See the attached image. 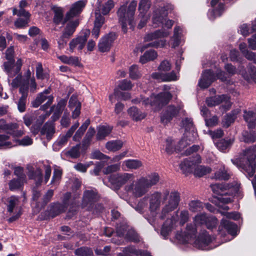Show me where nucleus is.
Masks as SVG:
<instances>
[{
    "label": "nucleus",
    "instance_id": "obj_1",
    "mask_svg": "<svg viewBox=\"0 0 256 256\" xmlns=\"http://www.w3.org/2000/svg\"><path fill=\"white\" fill-rule=\"evenodd\" d=\"M194 224L187 225L186 231L184 232H178L176 234V238L180 242L186 243L192 238H194L196 234V226L205 224L208 229L215 228L217 222V219L213 216H209L205 213L200 214L196 215L194 218Z\"/></svg>",
    "mask_w": 256,
    "mask_h": 256
},
{
    "label": "nucleus",
    "instance_id": "obj_2",
    "mask_svg": "<svg viewBox=\"0 0 256 256\" xmlns=\"http://www.w3.org/2000/svg\"><path fill=\"white\" fill-rule=\"evenodd\" d=\"M160 177L157 173L154 172L146 176H142L138 179L135 182L126 184L125 190L130 194L134 198H140L148 192L150 188L157 184Z\"/></svg>",
    "mask_w": 256,
    "mask_h": 256
},
{
    "label": "nucleus",
    "instance_id": "obj_3",
    "mask_svg": "<svg viewBox=\"0 0 256 256\" xmlns=\"http://www.w3.org/2000/svg\"><path fill=\"white\" fill-rule=\"evenodd\" d=\"M256 147L250 148L244 150L240 158L232 159L236 166L246 176H252L256 172Z\"/></svg>",
    "mask_w": 256,
    "mask_h": 256
},
{
    "label": "nucleus",
    "instance_id": "obj_4",
    "mask_svg": "<svg viewBox=\"0 0 256 256\" xmlns=\"http://www.w3.org/2000/svg\"><path fill=\"white\" fill-rule=\"evenodd\" d=\"M211 188L214 193L219 195L218 200L223 204H228L232 202V198L228 196L230 192H234V195L242 198V194L240 190V184L237 182H234L231 184H216L211 185Z\"/></svg>",
    "mask_w": 256,
    "mask_h": 256
},
{
    "label": "nucleus",
    "instance_id": "obj_5",
    "mask_svg": "<svg viewBox=\"0 0 256 256\" xmlns=\"http://www.w3.org/2000/svg\"><path fill=\"white\" fill-rule=\"evenodd\" d=\"M137 6V2L132 0L128 5V8L126 6H122L117 12L119 22L124 32H127V26H134V18Z\"/></svg>",
    "mask_w": 256,
    "mask_h": 256
},
{
    "label": "nucleus",
    "instance_id": "obj_6",
    "mask_svg": "<svg viewBox=\"0 0 256 256\" xmlns=\"http://www.w3.org/2000/svg\"><path fill=\"white\" fill-rule=\"evenodd\" d=\"M172 98L171 94L168 92H160L156 96L152 95L150 98H135L132 100L134 104L142 102L145 106L150 105L154 106L156 108H159L166 104Z\"/></svg>",
    "mask_w": 256,
    "mask_h": 256
},
{
    "label": "nucleus",
    "instance_id": "obj_7",
    "mask_svg": "<svg viewBox=\"0 0 256 256\" xmlns=\"http://www.w3.org/2000/svg\"><path fill=\"white\" fill-rule=\"evenodd\" d=\"M170 34V32L164 30H158L148 34L144 38L146 42H150V43L144 45L141 48L142 52L146 48L149 47L153 48H162L166 44V41L164 40H159L160 38L168 36Z\"/></svg>",
    "mask_w": 256,
    "mask_h": 256
},
{
    "label": "nucleus",
    "instance_id": "obj_8",
    "mask_svg": "<svg viewBox=\"0 0 256 256\" xmlns=\"http://www.w3.org/2000/svg\"><path fill=\"white\" fill-rule=\"evenodd\" d=\"M163 200L166 202L159 216L162 220L177 208L180 201V194L176 191H172L170 194L166 192L163 195Z\"/></svg>",
    "mask_w": 256,
    "mask_h": 256
},
{
    "label": "nucleus",
    "instance_id": "obj_9",
    "mask_svg": "<svg viewBox=\"0 0 256 256\" xmlns=\"http://www.w3.org/2000/svg\"><path fill=\"white\" fill-rule=\"evenodd\" d=\"M216 77L222 82L226 81L227 78L226 74L223 71L220 70L216 76L211 70H206L203 72L202 78L199 80L198 86L202 88H206L216 80Z\"/></svg>",
    "mask_w": 256,
    "mask_h": 256
},
{
    "label": "nucleus",
    "instance_id": "obj_10",
    "mask_svg": "<svg viewBox=\"0 0 256 256\" xmlns=\"http://www.w3.org/2000/svg\"><path fill=\"white\" fill-rule=\"evenodd\" d=\"M174 6L170 4H160L156 6L152 16V24L156 26L163 22L164 16H166L168 13L171 12Z\"/></svg>",
    "mask_w": 256,
    "mask_h": 256
},
{
    "label": "nucleus",
    "instance_id": "obj_11",
    "mask_svg": "<svg viewBox=\"0 0 256 256\" xmlns=\"http://www.w3.org/2000/svg\"><path fill=\"white\" fill-rule=\"evenodd\" d=\"M134 176L132 174H118L110 175L109 178V181L118 190L128 182H134Z\"/></svg>",
    "mask_w": 256,
    "mask_h": 256
},
{
    "label": "nucleus",
    "instance_id": "obj_12",
    "mask_svg": "<svg viewBox=\"0 0 256 256\" xmlns=\"http://www.w3.org/2000/svg\"><path fill=\"white\" fill-rule=\"evenodd\" d=\"M20 200L18 196H11L7 200V209L10 213H14L16 214L10 217L8 220L10 222L17 220L21 215V208L20 206Z\"/></svg>",
    "mask_w": 256,
    "mask_h": 256
},
{
    "label": "nucleus",
    "instance_id": "obj_13",
    "mask_svg": "<svg viewBox=\"0 0 256 256\" xmlns=\"http://www.w3.org/2000/svg\"><path fill=\"white\" fill-rule=\"evenodd\" d=\"M116 234L118 236H124L126 240L130 242H138L140 241L138 234L134 229L130 228L126 224L118 225Z\"/></svg>",
    "mask_w": 256,
    "mask_h": 256
},
{
    "label": "nucleus",
    "instance_id": "obj_14",
    "mask_svg": "<svg viewBox=\"0 0 256 256\" xmlns=\"http://www.w3.org/2000/svg\"><path fill=\"white\" fill-rule=\"evenodd\" d=\"M50 92V88H48L44 92L38 94L35 100L32 102V106L34 108H38L44 100H48L47 102L40 107V109L43 110H46L53 102L54 96L52 95H49Z\"/></svg>",
    "mask_w": 256,
    "mask_h": 256
},
{
    "label": "nucleus",
    "instance_id": "obj_15",
    "mask_svg": "<svg viewBox=\"0 0 256 256\" xmlns=\"http://www.w3.org/2000/svg\"><path fill=\"white\" fill-rule=\"evenodd\" d=\"M147 198L149 200V210L152 216H155L160 209L163 195L160 192H155L148 194Z\"/></svg>",
    "mask_w": 256,
    "mask_h": 256
},
{
    "label": "nucleus",
    "instance_id": "obj_16",
    "mask_svg": "<svg viewBox=\"0 0 256 256\" xmlns=\"http://www.w3.org/2000/svg\"><path fill=\"white\" fill-rule=\"evenodd\" d=\"M90 34V30H86L83 34L73 38L69 44V50L71 52H74L75 50L81 51L85 46Z\"/></svg>",
    "mask_w": 256,
    "mask_h": 256
},
{
    "label": "nucleus",
    "instance_id": "obj_17",
    "mask_svg": "<svg viewBox=\"0 0 256 256\" xmlns=\"http://www.w3.org/2000/svg\"><path fill=\"white\" fill-rule=\"evenodd\" d=\"M86 3L87 1L86 0H80L72 4L69 10L66 13V18L72 20L78 16L82 12Z\"/></svg>",
    "mask_w": 256,
    "mask_h": 256
},
{
    "label": "nucleus",
    "instance_id": "obj_18",
    "mask_svg": "<svg viewBox=\"0 0 256 256\" xmlns=\"http://www.w3.org/2000/svg\"><path fill=\"white\" fill-rule=\"evenodd\" d=\"M225 102L226 106H224V108L228 110L231 106L230 101V97L226 94L217 95L214 96L207 98L206 100V104L210 107H212Z\"/></svg>",
    "mask_w": 256,
    "mask_h": 256
},
{
    "label": "nucleus",
    "instance_id": "obj_19",
    "mask_svg": "<svg viewBox=\"0 0 256 256\" xmlns=\"http://www.w3.org/2000/svg\"><path fill=\"white\" fill-rule=\"evenodd\" d=\"M98 199L97 192L94 189L86 190L84 192L82 206V207L88 206V210H92L94 202Z\"/></svg>",
    "mask_w": 256,
    "mask_h": 256
},
{
    "label": "nucleus",
    "instance_id": "obj_20",
    "mask_svg": "<svg viewBox=\"0 0 256 256\" xmlns=\"http://www.w3.org/2000/svg\"><path fill=\"white\" fill-rule=\"evenodd\" d=\"M201 158L200 156L196 154L192 160L188 158L184 160L180 165V167L183 173L187 174L193 172L194 168L196 166V163H200Z\"/></svg>",
    "mask_w": 256,
    "mask_h": 256
},
{
    "label": "nucleus",
    "instance_id": "obj_21",
    "mask_svg": "<svg viewBox=\"0 0 256 256\" xmlns=\"http://www.w3.org/2000/svg\"><path fill=\"white\" fill-rule=\"evenodd\" d=\"M212 239L210 236L205 232L200 234L198 238L196 240V246L199 249L202 250H208L212 248L210 246L212 242Z\"/></svg>",
    "mask_w": 256,
    "mask_h": 256
},
{
    "label": "nucleus",
    "instance_id": "obj_22",
    "mask_svg": "<svg viewBox=\"0 0 256 256\" xmlns=\"http://www.w3.org/2000/svg\"><path fill=\"white\" fill-rule=\"evenodd\" d=\"M116 38V34L114 32H110L102 37L98 44L99 50L103 52L109 51Z\"/></svg>",
    "mask_w": 256,
    "mask_h": 256
},
{
    "label": "nucleus",
    "instance_id": "obj_23",
    "mask_svg": "<svg viewBox=\"0 0 256 256\" xmlns=\"http://www.w3.org/2000/svg\"><path fill=\"white\" fill-rule=\"evenodd\" d=\"M248 72L244 69V66H240L238 67V73L248 82H256V68L250 64L248 66Z\"/></svg>",
    "mask_w": 256,
    "mask_h": 256
},
{
    "label": "nucleus",
    "instance_id": "obj_24",
    "mask_svg": "<svg viewBox=\"0 0 256 256\" xmlns=\"http://www.w3.org/2000/svg\"><path fill=\"white\" fill-rule=\"evenodd\" d=\"M178 224L176 217L173 216L170 218L167 219L162 228V236L166 238L170 233L177 227Z\"/></svg>",
    "mask_w": 256,
    "mask_h": 256
},
{
    "label": "nucleus",
    "instance_id": "obj_25",
    "mask_svg": "<svg viewBox=\"0 0 256 256\" xmlns=\"http://www.w3.org/2000/svg\"><path fill=\"white\" fill-rule=\"evenodd\" d=\"M68 107L72 111V118L74 119L77 118L80 113L81 104L78 100L76 96H72L68 102Z\"/></svg>",
    "mask_w": 256,
    "mask_h": 256
},
{
    "label": "nucleus",
    "instance_id": "obj_26",
    "mask_svg": "<svg viewBox=\"0 0 256 256\" xmlns=\"http://www.w3.org/2000/svg\"><path fill=\"white\" fill-rule=\"evenodd\" d=\"M180 108L179 106H168L161 117L162 122L164 124L170 122L172 118L175 116L180 112Z\"/></svg>",
    "mask_w": 256,
    "mask_h": 256
},
{
    "label": "nucleus",
    "instance_id": "obj_27",
    "mask_svg": "<svg viewBox=\"0 0 256 256\" xmlns=\"http://www.w3.org/2000/svg\"><path fill=\"white\" fill-rule=\"evenodd\" d=\"M53 11L54 12L53 22L56 24H62L64 25L70 20V18H66V14L64 16L63 8L61 7H54Z\"/></svg>",
    "mask_w": 256,
    "mask_h": 256
},
{
    "label": "nucleus",
    "instance_id": "obj_28",
    "mask_svg": "<svg viewBox=\"0 0 256 256\" xmlns=\"http://www.w3.org/2000/svg\"><path fill=\"white\" fill-rule=\"evenodd\" d=\"M20 92L22 94V96L17 103L18 108L20 112H22L26 110L28 93V88L26 84H24L21 86L20 88Z\"/></svg>",
    "mask_w": 256,
    "mask_h": 256
},
{
    "label": "nucleus",
    "instance_id": "obj_29",
    "mask_svg": "<svg viewBox=\"0 0 256 256\" xmlns=\"http://www.w3.org/2000/svg\"><path fill=\"white\" fill-rule=\"evenodd\" d=\"M152 77L158 81L170 82L177 80V76L174 72L170 73L162 74L156 72L152 74Z\"/></svg>",
    "mask_w": 256,
    "mask_h": 256
},
{
    "label": "nucleus",
    "instance_id": "obj_30",
    "mask_svg": "<svg viewBox=\"0 0 256 256\" xmlns=\"http://www.w3.org/2000/svg\"><path fill=\"white\" fill-rule=\"evenodd\" d=\"M122 252L124 256H151L148 252L136 250L134 246L124 248Z\"/></svg>",
    "mask_w": 256,
    "mask_h": 256
},
{
    "label": "nucleus",
    "instance_id": "obj_31",
    "mask_svg": "<svg viewBox=\"0 0 256 256\" xmlns=\"http://www.w3.org/2000/svg\"><path fill=\"white\" fill-rule=\"evenodd\" d=\"M66 26L62 32L64 36L70 38L72 36L76 30V27L79 24V20L76 19L74 20H70L66 23Z\"/></svg>",
    "mask_w": 256,
    "mask_h": 256
},
{
    "label": "nucleus",
    "instance_id": "obj_32",
    "mask_svg": "<svg viewBox=\"0 0 256 256\" xmlns=\"http://www.w3.org/2000/svg\"><path fill=\"white\" fill-rule=\"evenodd\" d=\"M244 118L250 128H253L256 126V112L244 110Z\"/></svg>",
    "mask_w": 256,
    "mask_h": 256
},
{
    "label": "nucleus",
    "instance_id": "obj_33",
    "mask_svg": "<svg viewBox=\"0 0 256 256\" xmlns=\"http://www.w3.org/2000/svg\"><path fill=\"white\" fill-rule=\"evenodd\" d=\"M58 58L63 63L75 66H80V62L78 57L76 56H68L66 55L58 56Z\"/></svg>",
    "mask_w": 256,
    "mask_h": 256
},
{
    "label": "nucleus",
    "instance_id": "obj_34",
    "mask_svg": "<svg viewBox=\"0 0 256 256\" xmlns=\"http://www.w3.org/2000/svg\"><path fill=\"white\" fill-rule=\"evenodd\" d=\"M240 110L237 109L232 111L230 113L226 115L222 120V126L224 128L230 126L234 122Z\"/></svg>",
    "mask_w": 256,
    "mask_h": 256
},
{
    "label": "nucleus",
    "instance_id": "obj_35",
    "mask_svg": "<svg viewBox=\"0 0 256 256\" xmlns=\"http://www.w3.org/2000/svg\"><path fill=\"white\" fill-rule=\"evenodd\" d=\"M224 227L228 232L232 236H236L237 234L238 226L237 225L228 220H222L221 222V226Z\"/></svg>",
    "mask_w": 256,
    "mask_h": 256
},
{
    "label": "nucleus",
    "instance_id": "obj_36",
    "mask_svg": "<svg viewBox=\"0 0 256 256\" xmlns=\"http://www.w3.org/2000/svg\"><path fill=\"white\" fill-rule=\"evenodd\" d=\"M231 174L224 166H221L216 172L214 178L219 180H227L230 178Z\"/></svg>",
    "mask_w": 256,
    "mask_h": 256
},
{
    "label": "nucleus",
    "instance_id": "obj_37",
    "mask_svg": "<svg viewBox=\"0 0 256 256\" xmlns=\"http://www.w3.org/2000/svg\"><path fill=\"white\" fill-rule=\"evenodd\" d=\"M54 124L52 122H46L44 126L40 130V134L42 136L46 135V138L50 140L54 134Z\"/></svg>",
    "mask_w": 256,
    "mask_h": 256
},
{
    "label": "nucleus",
    "instance_id": "obj_38",
    "mask_svg": "<svg viewBox=\"0 0 256 256\" xmlns=\"http://www.w3.org/2000/svg\"><path fill=\"white\" fill-rule=\"evenodd\" d=\"M128 114L135 121H139L144 119L146 114L140 112L136 107L132 106L128 110Z\"/></svg>",
    "mask_w": 256,
    "mask_h": 256
},
{
    "label": "nucleus",
    "instance_id": "obj_39",
    "mask_svg": "<svg viewBox=\"0 0 256 256\" xmlns=\"http://www.w3.org/2000/svg\"><path fill=\"white\" fill-rule=\"evenodd\" d=\"M234 142V138L222 139L216 142V145L220 150L225 152L230 149Z\"/></svg>",
    "mask_w": 256,
    "mask_h": 256
},
{
    "label": "nucleus",
    "instance_id": "obj_40",
    "mask_svg": "<svg viewBox=\"0 0 256 256\" xmlns=\"http://www.w3.org/2000/svg\"><path fill=\"white\" fill-rule=\"evenodd\" d=\"M112 127L108 126H101L98 128V132L96 136L98 140L104 139L112 132Z\"/></svg>",
    "mask_w": 256,
    "mask_h": 256
},
{
    "label": "nucleus",
    "instance_id": "obj_41",
    "mask_svg": "<svg viewBox=\"0 0 256 256\" xmlns=\"http://www.w3.org/2000/svg\"><path fill=\"white\" fill-rule=\"evenodd\" d=\"M157 56L158 54L155 50H147L140 57V62L144 64L149 61L154 60Z\"/></svg>",
    "mask_w": 256,
    "mask_h": 256
},
{
    "label": "nucleus",
    "instance_id": "obj_42",
    "mask_svg": "<svg viewBox=\"0 0 256 256\" xmlns=\"http://www.w3.org/2000/svg\"><path fill=\"white\" fill-rule=\"evenodd\" d=\"M80 144L72 147L70 150L63 152V154L66 158H76L80 156Z\"/></svg>",
    "mask_w": 256,
    "mask_h": 256
},
{
    "label": "nucleus",
    "instance_id": "obj_43",
    "mask_svg": "<svg viewBox=\"0 0 256 256\" xmlns=\"http://www.w3.org/2000/svg\"><path fill=\"white\" fill-rule=\"evenodd\" d=\"M90 124V120L89 119L86 120L82 124L72 138L74 141L78 142L80 140Z\"/></svg>",
    "mask_w": 256,
    "mask_h": 256
},
{
    "label": "nucleus",
    "instance_id": "obj_44",
    "mask_svg": "<svg viewBox=\"0 0 256 256\" xmlns=\"http://www.w3.org/2000/svg\"><path fill=\"white\" fill-rule=\"evenodd\" d=\"M174 36L172 38V40L173 41L172 47L174 48L180 44L182 36V29L179 26H176L174 28Z\"/></svg>",
    "mask_w": 256,
    "mask_h": 256
},
{
    "label": "nucleus",
    "instance_id": "obj_45",
    "mask_svg": "<svg viewBox=\"0 0 256 256\" xmlns=\"http://www.w3.org/2000/svg\"><path fill=\"white\" fill-rule=\"evenodd\" d=\"M95 132V130L94 128L90 127L88 128L82 141V144L84 148H86L90 145Z\"/></svg>",
    "mask_w": 256,
    "mask_h": 256
},
{
    "label": "nucleus",
    "instance_id": "obj_46",
    "mask_svg": "<svg viewBox=\"0 0 256 256\" xmlns=\"http://www.w3.org/2000/svg\"><path fill=\"white\" fill-rule=\"evenodd\" d=\"M123 146L120 140H110L106 144V148L110 151L116 152L120 150Z\"/></svg>",
    "mask_w": 256,
    "mask_h": 256
},
{
    "label": "nucleus",
    "instance_id": "obj_47",
    "mask_svg": "<svg viewBox=\"0 0 256 256\" xmlns=\"http://www.w3.org/2000/svg\"><path fill=\"white\" fill-rule=\"evenodd\" d=\"M14 62H6L4 64V70L9 77H13L18 74L19 72H16L17 67L14 66Z\"/></svg>",
    "mask_w": 256,
    "mask_h": 256
},
{
    "label": "nucleus",
    "instance_id": "obj_48",
    "mask_svg": "<svg viewBox=\"0 0 256 256\" xmlns=\"http://www.w3.org/2000/svg\"><path fill=\"white\" fill-rule=\"evenodd\" d=\"M150 0H140L138 5V16H144L150 7Z\"/></svg>",
    "mask_w": 256,
    "mask_h": 256
},
{
    "label": "nucleus",
    "instance_id": "obj_49",
    "mask_svg": "<svg viewBox=\"0 0 256 256\" xmlns=\"http://www.w3.org/2000/svg\"><path fill=\"white\" fill-rule=\"evenodd\" d=\"M196 163V166L194 168L193 173L196 176L202 177L210 172L211 169L208 167L203 166L197 165Z\"/></svg>",
    "mask_w": 256,
    "mask_h": 256
},
{
    "label": "nucleus",
    "instance_id": "obj_50",
    "mask_svg": "<svg viewBox=\"0 0 256 256\" xmlns=\"http://www.w3.org/2000/svg\"><path fill=\"white\" fill-rule=\"evenodd\" d=\"M28 176L30 178L35 180L37 186L40 185L42 180V175L40 169L38 168L35 171L30 172Z\"/></svg>",
    "mask_w": 256,
    "mask_h": 256
},
{
    "label": "nucleus",
    "instance_id": "obj_51",
    "mask_svg": "<svg viewBox=\"0 0 256 256\" xmlns=\"http://www.w3.org/2000/svg\"><path fill=\"white\" fill-rule=\"evenodd\" d=\"M24 84H26L28 90L29 84V80L28 78H22V76L18 75L13 80L12 82L11 83V86L14 88H16L18 86H20V88L21 86Z\"/></svg>",
    "mask_w": 256,
    "mask_h": 256
},
{
    "label": "nucleus",
    "instance_id": "obj_52",
    "mask_svg": "<svg viewBox=\"0 0 256 256\" xmlns=\"http://www.w3.org/2000/svg\"><path fill=\"white\" fill-rule=\"evenodd\" d=\"M66 210V206L64 204L59 203L54 204L50 208V214L52 217H54L64 212Z\"/></svg>",
    "mask_w": 256,
    "mask_h": 256
},
{
    "label": "nucleus",
    "instance_id": "obj_53",
    "mask_svg": "<svg viewBox=\"0 0 256 256\" xmlns=\"http://www.w3.org/2000/svg\"><path fill=\"white\" fill-rule=\"evenodd\" d=\"M123 164L129 169H137L142 165V162L138 160H126Z\"/></svg>",
    "mask_w": 256,
    "mask_h": 256
},
{
    "label": "nucleus",
    "instance_id": "obj_54",
    "mask_svg": "<svg viewBox=\"0 0 256 256\" xmlns=\"http://www.w3.org/2000/svg\"><path fill=\"white\" fill-rule=\"evenodd\" d=\"M129 76L132 80H137L142 76V74L138 70V66L133 64L129 68Z\"/></svg>",
    "mask_w": 256,
    "mask_h": 256
},
{
    "label": "nucleus",
    "instance_id": "obj_55",
    "mask_svg": "<svg viewBox=\"0 0 256 256\" xmlns=\"http://www.w3.org/2000/svg\"><path fill=\"white\" fill-rule=\"evenodd\" d=\"M148 204V198L147 196H144L140 199L138 202V204L135 206H132L136 211L140 214H142L144 212V209L146 208Z\"/></svg>",
    "mask_w": 256,
    "mask_h": 256
},
{
    "label": "nucleus",
    "instance_id": "obj_56",
    "mask_svg": "<svg viewBox=\"0 0 256 256\" xmlns=\"http://www.w3.org/2000/svg\"><path fill=\"white\" fill-rule=\"evenodd\" d=\"M74 254L77 256H92L93 252L92 249L88 247H81L76 249Z\"/></svg>",
    "mask_w": 256,
    "mask_h": 256
},
{
    "label": "nucleus",
    "instance_id": "obj_57",
    "mask_svg": "<svg viewBox=\"0 0 256 256\" xmlns=\"http://www.w3.org/2000/svg\"><path fill=\"white\" fill-rule=\"evenodd\" d=\"M242 140L246 143L253 142L256 140V136L255 132H244L242 134Z\"/></svg>",
    "mask_w": 256,
    "mask_h": 256
},
{
    "label": "nucleus",
    "instance_id": "obj_58",
    "mask_svg": "<svg viewBox=\"0 0 256 256\" xmlns=\"http://www.w3.org/2000/svg\"><path fill=\"white\" fill-rule=\"evenodd\" d=\"M24 180L14 178L9 182V188L11 190H14L20 188L22 186Z\"/></svg>",
    "mask_w": 256,
    "mask_h": 256
},
{
    "label": "nucleus",
    "instance_id": "obj_59",
    "mask_svg": "<svg viewBox=\"0 0 256 256\" xmlns=\"http://www.w3.org/2000/svg\"><path fill=\"white\" fill-rule=\"evenodd\" d=\"M188 206L189 210L192 212L200 211L202 208V203L198 200H192Z\"/></svg>",
    "mask_w": 256,
    "mask_h": 256
},
{
    "label": "nucleus",
    "instance_id": "obj_60",
    "mask_svg": "<svg viewBox=\"0 0 256 256\" xmlns=\"http://www.w3.org/2000/svg\"><path fill=\"white\" fill-rule=\"evenodd\" d=\"M15 124H7L4 119L0 120V133L6 132L8 133V131L10 130L12 128H14Z\"/></svg>",
    "mask_w": 256,
    "mask_h": 256
},
{
    "label": "nucleus",
    "instance_id": "obj_61",
    "mask_svg": "<svg viewBox=\"0 0 256 256\" xmlns=\"http://www.w3.org/2000/svg\"><path fill=\"white\" fill-rule=\"evenodd\" d=\"M114 2L112 0H108L102 6L100 11L103 14H106L114 7Z\"/></svg>",
    "mask_w": 256,
    "mask_h": 256
},
{
    "label": "nucleus",
    "instance_id": "obj_62",
    "mask_svg": "<svg viewBox=\"0 0 256 256\" xmlns=\"http://www.w3.org/2000/svg\"><path fill=\"white\" fill-rule=\"evenodd\" d=\"M166 152L168 154H172L174 152L176 151V146L174 144L173 140L170 138H168L166 140Z\"/></svg>",
    "mask_w": 256,
    "mask_h": 256
},
{
    "label": "nucleus",
    "instance_id": "obj_63",
    "mask_svg": "<svg viewBox=\"0 0 256 256\" xmlns=\"http://www.w3.org/2000/svg\"><path fill=\"white\" fill-rule=\"evenodd\" d=\"M30 22V18H18L14 22V26L18 28H24L28 26Z\"/></svg>",
    "mask_w": 256,
    "mask_h": 256
},
{
    "label": "nucleus",
    "instance_id": "obj_64",
    "mask_svg": "<svg viewBox=\"0 0 256 256\" xmlns=\"http://www.w3.org/2000/svg\"><path fill=\"white\" fill-rule=\"evenodd\" d=\"M190 218L189 212L187 210H183L180 212L179 216L180 222L179 224L180 226H183L186 222Z\"/></svg>",
    "mask_w": 256,
    "mask_h": 256
}]
</instances>
